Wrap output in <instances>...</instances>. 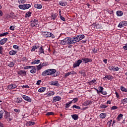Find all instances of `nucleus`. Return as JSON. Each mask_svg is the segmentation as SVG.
<instances>
[{
	"mask_svg": "<svg viewBox=\"0 0 127 127\" xmlns=\"http://www.w3.org/2000/svg\"><path fill=\"white\" fill-rule=\"evenodd\" d=\"M92 60L91 59H88V58H83L82 59V60H78L74 64H73V67L76 68L77 67H79L80 64L83 62H84V64H88L89 62H92Z\"/></svg>",
	"mask_w": 127,
	"mask_h": 127,
	"instance_id": "nucleus-1",
	"label": "nucleus"
},
{
	"mask_svg": "<svg viewBox=\"0 0 127 127\" xmlns=\"http://www.w3.org/2000/svg\"><path fill=\"white\" fill-rule=\"evenodd\" d=\"M4 118L5 120H7V122H11L13 118H11L9 112L4 111Z\"/></svg>",
	"mask_w": 127,
	"mask_h": 127,
	"instance_id": "nucleus-2",
	"label": "nucleus"
},
{
	"mask_svg": "<svg viewBox=\"0 0 127 127\" xmlns=\"http://www.w3.org/2000/svg\"><path fill=\"white\" fill-rule=\"evenodd\" d=\"M38 23L39 22L37 19L31 20V21H30V25L31 26V27H35L38 25Z\"/></svg>",
	"mask_w": 127,
	"mask_h": 127,
	"instance_id": "nucleus-3",
	"label": "nucleus"
},
{
	"mask_svg": "<svg viewBox=\"0 0 127 127\" xmlns=\"http://www.w3.org/2000/svg\"><path fill=\"white\" fill-rule=\"evenodd\" d=\"M19 8L21 9H28L29 8L31 7V5L30 4H24L22 5H19Z\"/></svg>",
	"mask_w": 127,
	"mask_h": 127,
	"instance_id": "nucleus-4",
	"label": "nucleus"
},
{
	"mask_svg": "<svg viewBox=\"0 0 127 127\" xmlns=\"http://www.w3.org/2000/svg\"><path fill=\"white\" fill-rule=\"evenodd\" d=\"M43 35L45 38H50V37H51L52 38H55V36L53 35V33H50V32H44Z\"/></svg>",
	"mask_w": 127,
	"mask_h": 127,
	"instance_id": "nucleus-5",
	"label": "nucleus"
},
{
	"mask_svg": "<svg viewBox=\"0 0 127 127\" xmlns=\"http://www.w3.org/2000/svg\"><path fill=\"white\" fill-rule=\"evenodd\" d=\"M66 39L67 40V44L68 45L75 44L71 37H66Z\"/></svg>",
	"mask_w": 127,
	"mask_h": 127,
	"instance_id": "nucleus-6",
	"label": "nucleus"
},
{
	"mask_svg": "<svg viewBox=\"0 0 127 127\" xmlns=\"http://www.w3.org/2000/svg\"><path fill=\"white\" fill-rule=\"evenodd\" d=\"M127 26V21H123L119 23L118 25V27L122 28L123 27H125Z\"/></svg>",
	"mask_w": 127,
	"mask_h": 127,
	"instance_id": "nucleus-7",
	"label": "nucleus"
},
{
	"mask_svg": "<svg viewBox=\"0 0 127 127\" xmlns=\"http://www.w3.org/2000/svg\"><path fill=\"white\" fill-rule=\"evenodd\" d=\"M18 87L15 84H11L8 86H7V89L9 90H12L14 89H16Z\"/></svg>",
	"mask_w": 127,
	"mask_h": 127,
	"instance_id": "nucleus-8",
	"label": "nucleus"
},
{
	"mask_svg": "<svg viewBox=\"0 0 127 127\" xmlns=\"http://www.w3.org/2000/svg\"><path fill=\"white\" fill-rule=\"evenodd\" d=\"M92 27H94V28H96L97 29H102V26L99 25V24L94 23L92 24Z\"/></svg>",
	"mask_w": 127,
	"mask_h": 127,
	"instance_id": "nucleus-9",
	"label": "nucleus"
},
{
	"mask_svg": "<svg viewBox=\"0 0 127 127\" xmlns=\"http://www.w3.org/2000/svg\"><path fill=\"white\" fill-rule=\"evenodd\" d=\"M22 98H23L24 100H26L27 102H31L32 101V100L30 98V97L25 95H22Z\"/></svg>",
	"mask_w": 127,
	"mask_h": 127,
	"instance_id": "nucleus-10",
	"label": "nucleus"
},
{
	"mask_svg": "<svg viewBox=\"0 0 127 127\" xmlns=\"http://www.w3.org/2000/svg\"><path fill=\"white\" fill-rule=\"evenodd\" d=\"M17 74H18V75H21L22 76H23L26 75V72L24 70H20L17 71Z\"/></svg>",
	"mask_w": 127,
	"mask_h": 127,
	"instance_id": "nucleus-11",
	"label": "nucleus"
},
{
	"mask_svg": "<svg viewBox=\"0 0 127 127\" xmlns=\"http://www.w3.org/2000/svg\"><path fill=\"white\" fill-rule=\"evenodd\" d=\"M62 100L61 97L60 96H56L54 97L53 99V103L59 102Z\"/></svg>",
	"mask_w": 127,
	"mask_h": 127,
	"instance_id": "nucleus-12",
	"label": "nucleus"
},
{
	"mask_svg": "<svg viewBox=\"0 0 127 127\" xmlns=\"http://www.w3.org/2000/svg\"><path fill=\"white\" fill-rule=\"evenodd\" d=\"M23 99L21 98L17 97L16 99H14V102L16 103L20 104L21 102H22Z\"/></svg>",
	"mask_w": 127,
	"mask_h": 127,
	"instance_id": "nucleus-13",
	"label": "nucleus"
},
{
	"mask_svg": "<svg viewBox=\"0 0 127 127\" xmlns=\"http://www.w3.org/2000/svg\"><path fill=\"white\" fill-rule=\"evenodd\" d=\"M42 76H46L48 75H51V74L49 72V70L47 69L45 71H43V73H42Z\"/></svg>",
	"mask_w": 127,
	"mask_h": 127,
	"instance_id": "nucleus-14",
	"label": "nucleus"
},
{
	"mask_svg": "<svg viewBox=\"0 0 127 127\" xmlns=\"http://www.w3.org/2000/svg\"><path fill=\"white\" fill-rule=\"evenodd\" d=\"M7 41H8V38H3L0 41V45H3L4 44L6 43Z\"/></svg>",
	"mask_w": 127,
	"mask_h": 127,
	"instance_id": "nucleus-15",
	"label": "nucleus"
},
{
	"mask_svg": "<svg viewBox=\"0 0 127 127\" xmlns=\"http://www.w3.org/2000/svg\"><path fill=\"white\" fill-rule=\"evenodd\" d=\"M50 85L55 86H59V82L58 81H51L50 82Z\"/></svg>",
	"mask_w": 127,
	"mask_h": 127,
	"instance_id": "nucleus-16",
	"label": "nucleus"
},
{
	"mask_svg": "<svg viewBox=\"0 0 127 127\" xmlns=\"http://www.w3.org/2000/svg\"><path fill=\"white\" fill-rule=\"evenodd\" d=\"M71 38H72V40H73V42H74L75 43H76L77 42H79V41H81L76 36Z\"/></svg>",
	"mask_w": 127,
	"mask_h": 127,
	"instance_id": "nucleus-17",
	"label": "nucleus"
},
{
	"mask_svg": "<svg viewBox=\"0 0 127 127\" xmlns=\"http://www.w3.org/2000/svg\"><path fill=\"white\" fill-rule=\"evenodd\" d=\"M48 70H49L50 75H54L56 72H57V70L55 69H49Z\"/></svg>",
	"mask_w": 127,
	"mask_h": 127,
	"instance_id": "nucleus-18",
	"label": "nucleus"
},
{
	"mask_svg": "<svg viewBox=\"0 0 127 127\" xmlns=\"http://www.w3.org/2000/svg\"><path fill=\"white\" fill-rule=\"evenodd\" d=\"M110 70L112 71H118L119 67L117 66L114 67V66H109Z\"/></svg>",
	"mask_w": 127,
	"mask_h": 127,
	"instance_id": "nucleus-19",
	"label": "nucleus"
},
{
	"mask_svg": "<svg viewBox=\"0 0 127 127\" xmlns=\"http://www.w3.org/2000/svg\"><path fill=\"white\" fill-rule=\"evenodd\" d=\"M71 117L74 121H77L79 119V116L77 114L71 115Z\"/></svg>",
	"mask_w": 127,
	"mask_h": 127,
	"instance_id": "nucleus-20",
	"label": "nucleus"
},
{
	"mask_svg": "<svg viewBox=\"0 0 127 127\" xmlns=\"http://www.w3.org/2000/svg\"><path fill=\"white\" fill-rule=\"evenodd\" d=\"M61 44L63 45H66V44H67L66 38L61 41Z\"/></svg>",
	"mask_w": 127,
	"mask_h": 127,
	"instance_id": "nucleus-21",
	"label": "nucleus"
},
{
	"mask_svg": "<svg viewBox=\"0 0 127 127\" xmlns=\"http://www.w3.org/2000/svg\"><path fill=\"white\" fill-rule=\"evenodd\" d=\"M34 7L38 9H41L42 8V5L41 4H35L34 5Z\"/></svg>",
	"mask_w": 127,
	"mask_h": 127,
	"instance_id": "nucleus-22",
	"label": "nucleus"
},
{
	"mask_svg": "<svg viewBox=\"0 0 127 127\" xmlns=\"http://www.w3.org/2000/svg\"><path fill=\"white\" fill-rule=\"evenodd\" d=\"M38 53H39V55L42 54H45L44 49H43L42 46H41V47H40V48H39Z\"/></svg>",
	"mask_w": 127,
	"mask_h": 127,
	"instance_id": "nucleus-23",
	"label": "nucleus"
},
{
	"mask_svg": "<svg viewBox=\"0 0 127 127\" xmlns=\"http://www.w3.org/2000/svg\"><path fill=\"white\" fill-rule=\"evenodd\" d=\"M46 90V87H41L38 89L39 93H44L45 91Z\"/></svg>",
	"mask_w": 127,
	"mask_h": 127,
	"instance_id": "nucleus-24",
	"label": "nucleus"
},
{
	"mask_svg": "<svg viewBox=\"0 0 127 127\" xmlns=\"http://www.w3.org/2000/svg\"><path fill=\"white\" fill-rule=\"evenodd\" d=\"M96 79H92L91 81L88 82V84H89V85H93L94 84H96Z\"/></svg>",
	"mask_w": 127,
	"mask_h": 127,
	"instance_id": "nucleus-25",
	"label": "nucleus"
},
{
	"mask_svg": "<svg viewBox=\"0 0 127 127\" xmlns=\"http://www.w3.org/2000/svg\"><path fill=\"white\" fill-rule=\"evenodd\" d=\"M107 116V114L105 113H101L99 115V117L102 119H105Z\"/></svg>",
	"mask_w": 127,
	"mask_h": 127,
	"instance_id": "nucleus-26",
	"label": "nucleus"
},
{
	"mask_svg": "<svg viewBox=\"0 0 127 127\" xmlns=\"http://www.w3.org/2000/svg\"><path fill=\"white\" fill-rule=\"evenodd\" d=\"M117 16L121 17L123 15V12L120 10L117 11L116 12Z\"/></svg>",
	"mask_w": 127,
	"mask_h": 127,
	"instance_id": "nucleus-27",
	"label": "nucleus"
},
{
	"mask_svg": "<svg viewBox=\"0 0 127 127\" xmlns=\"http://www.w3.org/2000/svg\"><path fill=\"white\" fill-rule=\"evenodd\" d=\"M10 17H11L12 19H16L17 18L16 15L13 12H11L10 13Z\"/></svg>",
	"mask_w": 127,
	"mask_h": 127,
	"instance_id": "nucleus-28",
	"label": "nucleus"
},
{
	"mask_svg": "<svg viewBox=\"0 0 127 127\" xmlns=\"http://www.w3.org/2000/svg\"><path fill=\"white\" fill-rule=\"evenodd\" d=\"M40 63V60H34L33 62H31L32 64H38Z\"/></svg>",
	"mask_w": 127,
	"mask_h": 127,
	"instance_id": "nucleus-29",
	"label": "nucleus"
},
{
	"mask_svg": "<svg viewBox=\"0 0 127 127\" xmlns=\"http://www.w3.org/2000/svg\"><path fill=\"white\" fill-rule=\"evenodd\" d=\"M35 124V123L34 122L29 121L26 123L27 126H31L34 125Z\"/></svg>",
	"mask_w": 127,
	"mask_h": 127,
	"instance_id": "nucleus-30",
	"label": "nucleus"
},
{
	"mask_svg": "<svg viewBox=\"0 0 127 127\" xmlns=\"http://www.w3.org/2000/svg\"><path fill=\"white\" fill-rule=\"evenodd\" d=\"M91 103L92 102L91 101H85L84 103H83V105H84V106H89L91 104Z\"/></svg>",
	"mask_w": 127,
	"mask_h": 127,
	"instance_id": "nucleus-31",
	"label": "nucleus"
},
{
	"mask_svg": "<svg viewBox=\"0 0 127 127\" xmlns=\"http://www.w3.org/2000/svg\"><path fill=\"white\" fill-rule=\"evenodd\" d=\"M59 4H60V5H61L62 6H65L67 5V2H64L63 1H61L59 2Z\"/></svg>",
	"mask_w": 127,
	"mask_h": 127,
	"instance_id": "nucleus-32",
	"label": "nucleus"
},
{
	"mask_svg": "<svg viewBox=\"0 0 127 127\" xmlns=\"http://www.w3.org/2000/svg\"><path fill=\"white\" fill-rule=\"evenodd\" d=\"M123 117V114H119L117 118V121L120 122L121 120H122Z\"/></svg>",
	"mask_w": 127,
	"mask_h": 127,
	"instance_id": "nucleus-33",
	"label": "nucleus"
},
{
	"mask_svg": "<svg viewBox=\"0 0 127 127\" xmlns=\"http://www.w3.org/2000/svg\"><path fill=\"white\" fill-rule=\"evenodd\" d=\"M18 52H17V51L12 50L9 52V55L11 56H14Z\"/></svg>",
	"mask_w": 127,
	"mask_h": 127,
	"instance_id": "nucleus-34",
	"label": "nucleus"
},
{
	"mask_svg": "<svg viewBox=\"0 0 127 127\" xmlns=\"http://www.w3.org/2000/svg\"><path fill=\"white\" fill-rule=\"evenodd\" d=\"M72 101H69L68 102L66 103L65 107V108H69L71 106Z\"/></svg>",
	"mask_w": 127,
	"mask_h": 127,
	"instance_id": "nucleus-35",
	"label": "nucleus"
},
{
	"mask_svg": "<svg viewBox=\"0 0 127 127\" xmlns=\"http://www.w3.org/2000/svg\"><path fill=\"white\" fill-rule=\"evenodd\" d=\"M55 94V93L54 91H50L47 94V96L50 97L52 96H53Z\"/></svg>",
	"mask_w": 127,
	"mask_h": 127,
	"instance_id": "nucleus-36",
	"label": "nucleus"
},
{
	"mask_svg": "<svg viewBox=\"0 0 127 127\" xmlns=\"http://www.w3.org/2000/svg\"><path fill=\"white\" fill-rule=\"evenodd\" d=\"M31 70H30V72L33 74H35L36 72V68L35 66L33 67V68H31Z\"/></svg>",
	"mask_w": 127,
	"mask_h": 127,
	"instance_id": "nucleus-37",
	"label": "nucleus"
},
{
	"mask_svg": "<svg viewBox=\"0 0 127 127\" xmlns=\"http://www.w3.org/2000/svg\"><path fill=\"white\" fill-rule=\"evenodd\" d=\"M77 37H78L79 40H82L84 38L85 36L84 35H78L76 36Z\"/></svg>",
	"mask_w": 127,
	"mask_h": 127,
	"instance_id": "nucleus-38",
	"label": "nucleus"
},
{
	"mask_svg": "<svg viewBox=\"0 0 127 127\" xmlns=\"http://www.w3.org/2000/svg\"><path fill=\"white\" fill-rule=\"evenodd\" d=\"M57 15H58L57 13L52 14V15H51L52 19L55 20L56 18L57 17Z\"/></svg>",
	"mask_w": 127,
	"mask_h": 127,
	"instance_id": "nucleus-39",
	"label": "nucleus"
},
{
	"mask_svg": "<svg viewBox=\"0 0 127 127\" xmlns=\"http://www.w3.org/2000/svg\"><path fill=\"white\" fill-rule=\"evenodd\" d=\"M105 78H106V79L110 80L113 78V77L112 75H106L105 76Z\"/></svg>",
	"mask_w": 127,
	"mask_h": 127,
	"instance_id": "nucleus-40",
	"label": "nucleus"
},
{
	"mask_svg": "<svg viewBox=\"0 0 127 127\" xmlns=\"http://www.w3.org/2000/svg\"><path fill=\"white\" fill-rule=\"evenodd\" d=\"M32 13L31 12H27L25 15V17H30Z\"/></svg>",
	"mask_w": 127,
	"mask_h": 127,
	"instance_id": "nucleus-41",
	"label": "nucleus"
},
{
	"mask_svg": "<svg viewBox=\"0 0 127 127\" xmlns=\"http://www.w3.org/2000/svg\"><path fill=\"white\" fill-rule=\"evenodd\" d=\"M38 48H39L38 46H33V48H32L31 52H34Z\"/></svg>",
	"mask_w": 127,
	"mask_h": 127,
	"instance_id": "nucleus-42",
	"label": "nucleus"
},
{
	"mask_svg": "<svg viewBox=\"0 0 127 127\" xmlns=\"http://www.w3.org/2000/svg\"><path fill=\"white\" fill-rule=\"evenodd\" d=\"M14 65V63L12 62H10L9 64H8V66H9V67H13Z\"/></svg>",
	"mask_w": 127,
	"mask_h": 127,
	"instance_id": "nucleus-43",
	"label": "nucleus"
},
{
	"mask_svg": "<svg viewBox=\"0 0 127 127\" xmlns=\"http://www.w3.org/2000/svg\"><path fill=\"white\" fill-rule=\"evenodd\" d=\"M72 108H75V109H78V110L81 109V107H79V106H77L76 105H73L72 106Z\"/></svg>",
	"mask_w": 127,
	"mask_h": 127,
	"instance_id": "nucleus-44",
	"label": "nucleus"
},
{
	"mask_svg": "<svg viewBox=\"0 0 127 127\" xmlns=\"http://www.w3.org/2000/svg\"><path fill=\"white\" fill-rule=\"evenodd\" d=\"M121 90L123 92H125L126 93H127V89L125 87L121 86Z\"/></svg>",
	"mask_w": 127,
	"mask_h": 127,
	"instance_id": "nucleus-45",
	"label": "nucleus"
},
{
	"mask_svg": "<svg viewBox=\"0 0 127 127\" xmlns=\"http://www.w3.org/2000/svg\"><path fill=\"white\" fill-rule=\"evenodd\" d=\"M121 102H122V103H123L124 104H127V98L122 100Z\"/></svg>",
	"mask_w": 127,
	"mask_h": 127,
	"instance_id": "nucleus-46",
	"label": "nucleus"
},
{
	"mask_svg": "<svg viewBox=\"0 0 127 127\" xmlns=\"http://www.w3.org/2000/svg\"><path fill=\"white\" fill-rule=\"evenodd\" d=\"M34 66H24V69H31V68H32Z\"/></svg>",
	"mask_w": 127,
	"mask_h": 127,
	"instance_id": "nucleus-47",
	"label": "nucleus"
},
{
	"mask_svg": "<svg viewBox=\"0 0 127 127\" xmlns=\"http://www.w3.org/2000/svg\"><path fill=\"white\" fill-rule=\"evenodd\" d=\"M19 4H24L26 2V0H18Z\"/></svg>",
	"mask_w": 127,
	"mask_h": 127,
	"instance_id": "nucleus-48",
	"label": "nucleus"
},
{
	"mask_svg": "<svg viewBox=\"0 0 127 127\" xmlns=\"http://www.w3.org/2000/svg\"><path fill=\"white\" fill-rule=\"evenodd\" d=\"M36 67L38 70H40L43 66H42V65H41V64H39V65L36 66Z\"/></svg>",
	"mask_w": 127,
	"mask_h": 127,
	"instance_id": "nucleus-49",
	"label": "nucleus"
},
{
	"mask_svg": "<svg viewBox=\"0 0 127 127\" xmlns=\"http://www.w3.org/2000/svg\"><path fill=\"white\" fill-rule=\"evenodd\" d=\"M113 120H110L107 123V125L109 126V127H110L111 126V123H112Z\"/></svg>",
	"mask_w": 127,
	"mask_h": 127,
	"instance_id": "nucleus-50",
	"label": "nucleus"
},
{
	"mask_svg": "<svg viewBox=\"0 0 127 127\" xmlns=\"http://www.w3.org/2000/svg\"><path fill=\"white\" fill-rule=\"evenodd\" d=\"M60 18L61 19V20H62L63 21H66V19H65V18H64V17H63L62 15V14H60Z\"/></svg>",
	"mask_w": 127,
	"mask_h": 127,
	"instance_id": "nucleus-51",
	"label": "nucleus"
},
{
	"mask_svg": "<svg viewBox=\"0 0 127 127\" xmlns=\"http://www.w3.org/2000/svg\"><path fill=\"white\" fill-rule=\"evenodd\" d=\"M46 116H52L54 115V113L53 112H48L46 113Z\"/></svg>",
	"mask_w": 127,
	"mask_h": 127,
	"instance_id": "nucleus-52",
	"label": "nucleus"
},
{
	"mask_svg": "<svg viewBox=\"0 0 127 127\" xmlns=\"http://www.w3.org/2000/svg\"><path fill=\"white\" fill-rule=\"evenodd\" d=\"M78 100V98H73V100L71 101H72V102L75 103L76 102H77V101Z\"/></svg>",
	"mask_w": 127,
	"mask_h": 127,
	"instance_id": "nucleus-53",
	"label": "nucleus"
},
{
	"mask_svg": "<svg viewBox=\"0 0 127 127\" xmlns=\"http://www.w3.org/2000/svg\"><path fill=\"white\" fill-rule=\"evenodd\" d=\"M100 107L102 109H105L108 107V106H106L104 104H101V106H100Z\"/></svg>",
	"mask_w": 127,
	"mask_h": 127,
	"instance_id": "nucleus-54",
	"label": "nucleus"
},
{
	"mask_svg": "<svg viewBox=\"0 0 127 127\" xmlns=\"http://www.w3.org/2000/svg\"><path fill=\"white\" fill-rule=\"evenodd\" d=\"M8 34V32H5L4 33L0 34V37L4 36H6V35H7Z\"/></svg>",
	"mask_w": 127,
	"mask_h": 127,
	"instance_id": "nucleus-55",
	"label": "nucleus"
},
{
	"mask_svg": "<svg viewBox=\"0 0 127 127\" xmlns=\"http://www.w3.org/2000/svg\"><path fill=\"white\" fill-rule=\"evenodd\" d=\"M21 87L23 89H28L30 88L28 85H22L21 86Z\"/></svg>",
	"mask_w": 127,
	"mask_h": 127,
	"instance_id": "nucleus-56",
	"label": "nucleus"
},
{
	"mask_svg": "<svg viewBox=\"0 0 127 127\" xmlns=\"http://www.w3.org/2000/svg\"><path fill=\"white\" fill-rule=\"evenodd\" d=\"M70 75H75L76 74V72L75 71H70V72H68Z\"/></svg>",
	"mask_w": 127,
	"mask_h": 127,
	"instance_id": "nucleus-57",
	"label": "nucleus"
},
{
	"mask_svg": "<svg viewBox=\"0 0 127 127\" xmlns=\"http://www.w3.org/2000/svg\"><path fill=\"white\" fill-rule=\"evenodd\" d=\"M14 112H16V113H19L20 112V110L18 109H14Z\"/></svg>",
	"mask_w": 127,
	"mask_h": 127,
	"instance_id": "nucleus-58",
	"label": "nucleus"
},
{
	"mask_svg": "<svg viewBox=\"0 0 127 127\" xmlns=\"http://www.w3.org/2000/svg\"><path fill=\"white\" fill-rule=\"evenodd\" d=\"M2 50H3V48H2V47L1 46H0V54H1V55L3 54Z\"/></svg>",
	"mask_w": 127,
	"mask_h": 127,
	"instance_id": "nucleus-59",
	"label": "nucleus"
},
{
	"mask_svg": "<svg viewBox=\"0 0 127 127\" xmlns=\"http://www.w3.org/2000/svg\"><path fill=\"white\" fill-rule=\"evenodd\" d=\"M92 52H93L94 54H96L98 52V50L96 49H94L92 50Z\"/></svg>",
	"mask_w": 127,
	"mask_h": 127,
	"instance_id": "nucleus-60",
	"label": "nucleus"
},
{
	"mask_svg": "<svg viewBox=\"0 0 127 127\" xmlns=\"http://www.w3.org/2000/svg\"><path fill=\"white\" fill-rule=\"evenodd\" d=\"M118 109V107L114 106H112L111 108L112 110H117Z\"/></svg>",
	"mask_w": 127,
	"mask_h": 127,
	"instance_id": "nucleus-61",
	"label": "nucleus"
},
{
	"mask_svg": "<svg viewBox=\"0 0 127 127\" xmlns=\"http://www.w3.org/2000/svg\"><path fill=\"white\" fill-rule=\"evenodd\" d=\"M41 82V80H39L38 81H37L36 82V85H40Z\"/></svg>",
	"mask_w": 127,
	"mask_h": 127,
	"instance_id": "nucleus-62",
	"label": "nucleus"
},
{
	"mask_svg": "<svg viewBox=\"0 0 127 127\" xmlns=\"http://www.w3.org/2000/svg\"><path fill=\"white\" fill-rule=\"evenodd\" d=\"M9 29L12 30V31H14V26H10Z\"/></svg>",
	"mask_w": 127,
	"mask_h": 127,
	"instance_id": "nucleus-63",
	"label": "nucleus"
},
{
	"mask_svg": "<svg viewBox=\"0 0 127 127\" xmlns=\"http://www.w3.org/2000/svg\"><path fill=\"white\" fill-rule=\"evenodd\" d=\"M98 89H99V91H103L104 90L103 87L101 86L99 87Z\"/></svg>",
	"mask_w": 127,
	"mask_h": 127,
	"instance_id": "nucleus-64",
	"label": "nucleus"
}]
</instances>
